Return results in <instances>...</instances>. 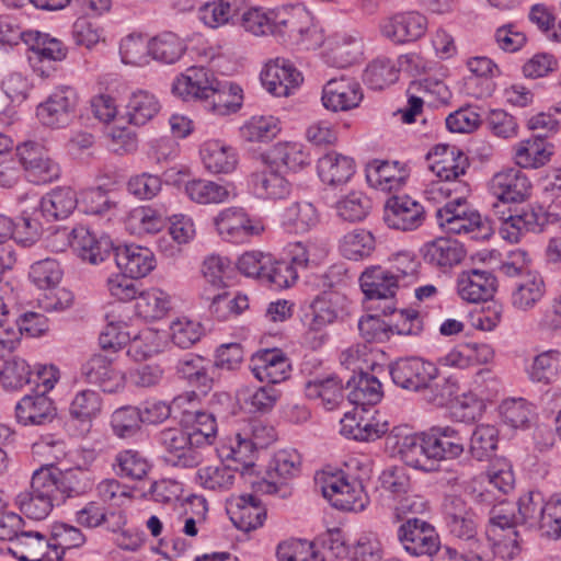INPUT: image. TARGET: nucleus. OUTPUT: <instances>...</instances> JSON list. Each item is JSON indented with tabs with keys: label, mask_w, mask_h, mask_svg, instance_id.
I'll return each instance as SVG.
<instances>
[{
	"label": "nucleus",
	"mask_w": 561,
	"mask_h": 561,
	"mask_svg": "<svg viewBox=\"0 0 561 561\" xmlns=\"http://www.w3.org/2000/svg\"><path fill=\"white\" fill-rule=\"evenodd\" d=\"M273 35L290 45L318 46L322 35L313 24L311 14L304 8H283L274 13Z\"/></svg>",
	"instance_id": "20e7f679"
},
{
	"label": "nucleus",
	"mask_w": 561,
	"mask_h": 561,
	"mask_svg": "<svg viewBox=\"0 0 561 561\" xmlns=\"http://www.w3.org/2000/svg\"><path fill=\"white\" fill-rule=\"evenodd\" d=\"M397 538L412 557L426 556L432 560L444 548L434 526L416 517L408 518L398 527Z\"/></svg>",
	"instance_id": "39448f33"
},
{
	"label": "nucleus",
	"mask_w": 561,
	"mask_h": 561,
	"mask_svg": "<svg viewBox=\"0 0 561 561\" xmlns=\"http://www.w3.org/2000/svg\"><path fill=\"white\" fill-rule=\"evenodd\" d=\"M252 373L260 381L279 383L289 376L290 364L279 350H264L252 359Z\"/></svg>",
	"instance_id": "72a5a7b5"
},
{
	"label": "nucleus",
	"mask_w": 561,
	"mask_h": 561,
	"mask_svg": "<svg viewBox=\"0 0 561 561\" xmlns=\"http://www.w3.org/2000/svg\"><path fill=\"white\" fill-rule=\"evenodd\" d=\"M247 4V0H214L199 8L198 18L206 26L217 28L230 23Z\"/></svg>",
	"instance_id": "a18cd8bd"
},
{
	"label": "nucleus",
	"mask_w": 561,
	"mask_h": 561,
	"mask_svg": "<svg viewBox=\"0 0 561 561\" xmlns=\"http://www.w3.org/2000/svg\"><path fill=\"white\" fill-rule=\"evenodd\" d=\"M398 454L401 460L414 469L432 471L434 469L432 457L427 453L425 432L411 434L397 442Z\"/></svg>",
	"instance_id": "4c0bfd02"
},
{
	"label": "nucleus",
	"mask_w": 561,
	"mask_h": 561,
	"mask_svg": "<svg viewBox=\"0 0 561 561\" xmlns=\"http://www.w3.org/2000/svg\"><path fill=\"white\" fill-rule=\"evenodd\" d=\"M481 490L477 492L476 488L471 493L473 499L485 505H492L499 500L495 492L501 494L508 493L514 485V474L510 469H490L483 477H481Z\"/></svg>",
	"instance_id": "58836bf2"
},
{
	"label": "nucleus",
	"mask_w": 561,
	"mask_h": 561,
	"mask_svg": "<svg viewBox=\"0 0 561 561\" xmlns=\"http://www.w3.org/2000/svg\"><path fill=\"white\" fill-rule=\"evenodd\" d=\"M383 220L391 229L412 231L423 225L425 209L408 195L392 196L386 202Z\"/></svg>",
	"instance_id": "f3484780"
},
{
	"label": "nucleus",
	"mask_w": 561,
	"mask_h": 561,
	"mask_svg": "<svg viewBox=\"0 0 561 561\" xmlns=\"http://www.w3.org/2000/svg\"><path fill=\"white\" fill-rule=\"evenodd\" d=\"M502 510L493 511L491 517V538L493 554L503 560H513L522 551V539L516 525Z\"/></svg>",
	"instance_id": "6ab92c4d"
},
{
	"label": "nucleus",
	"mask_w": 561,
	"mask_h": 561,
	"mask_svg": "<svg viewBox=\"0 0 561 561\" xmlns=\"http://www.w3.org/2000/svg\"><path fill=\"white\" fill-rule=\"evenodd\" d=\"M496 288V277L485 270L462 271L456 279L458 296L470 304L488 301L494 296Z\"/></svg>",
	"instance_id": "412c9836"
},
{
	"label": "nucleus",
	"mask_w": 561,
	"mask_h": 561,
	"mask_svg": "<svg viewBox=\"0 0 561 561\" xmlns=\"http://www.w3.org/2000/svg\"><path fill=\"white\" fill-rule=\"evenodd\" d=\"M214 87H217V78L214 72L205 67H190L178 76L172 83V92L184 101L204 100Z\"/></svg>",
	"instance_id": "5701e85b"
},
{
	"label": "nucleus",
	"mask_w": 561,
	"mask_h": 561,
	"mask_svg": "<svg viewBox=\"0 0 561 561\" xmlns=\"http://www.w3.org/2000/svg\"><path fill=\"white\" fill-rule=\"evenodd\" d=\"M18 156L30 180L46 184L59 179L61 169L45 147L35 141H25L16 148Z\"/></svg>",
	"instance_id": "ddd939ff"
},
{
	"label": "nucleus",
	"mask_w": 561,
	"mask_h": 561,
	"mask_svg": "<svg viewBox=\"0 0 561 561\" xmlns=\"http://www.w3.org/2000/svg\"><path fill=\"white\" fill-rule=\"evenodd\" d=\"M250 185L253 194L261 199H284L291 193V183L268 162L262 170L251 174Z\"/></svg>",
	"instance_id": "c85d7f7f"
},
{
	"label": "nucleus",
	"mask_w": 561,
	"mask_h": 561,
	"mask_svg": "<svg viewBox=\"0 0 561 561\" xmlns=\"http://www.w3.org/2000/svg\"><path fill=\"white\" fill-rule=\"evenodd\" d=\"M163 336L152 329H144L137 335L129 337L127 354L135 360H145L162 351Z\"/></svg>",
	"instance_id": "774afa93"
},
{
	"label": "nucleus",
	"mask_w": 561,
	"mask_h": 561,
	"mask_svg": "<svg viewBox=\"0 0 561 561\" xmlns=\"http://www.w3.org/2000/svg\"><path fill=\"white\" fill-rule=\"evenodd\" d=\"M346 388L350 402L357 407L375 405L382 398L380 381L367 371L354 375L347 381Z\"/></svg>",
	"instance_id": "09e8293b"
},
{
	"label": "nucleus",
	"mask_w": 561,
	"mask_h": 561,
	"mask_svg": "<svg viewBox=\"0 0 561 561\" xmlns=\"http://www.w3.org/2000/svg\"><path fill=\"white\" fill-rule=\"evenodd\" d=\"M77 93L70 87H59L36 107L38 122L48 128L67 127L75 116Z\"/></svg>",
	"instance_id": "9b49d317"
},
{
	"label": "nucleus",
	"mask_w": 561,
	"mask_h": 561,
	"mask_svg": "<svg viewBox=\"0 0 561 561\" xmlns=\"http://www.w3.org/2000/svg\"><path fill=\"white\" fill-rule=\"evenodd\" d=\"M425 435L434 467L437 461L456 459L463 454L466 438L454 426H433Z\"/></svg>",
	"instance_id": "b1692460"
},
{
	"label": "nucleus",
	"mask_w": 561,
	"mask_h": 561,
	"mask_svg": "<svg viewBox=\"0 0 561 561\" xmlns=\"http://www.w3.org/2000/svg\"><path fill=\"white\" fill-rule=\"evenodd\" d=\"M346 304L345 295L328 290L301 307V323L306 329V336H316L312 342L314 347L323 343L324 336H328L325 329L339 320Z\"/></svg>",
	"instance_id": "f03ea898"
},
{
	"label": "nucleus",
	"mask_w": 561,
	"mask_h": 561,
	"mask_svg": "<svg viewBox=\"0 0 561 561\" xmlns=\"http://www.w3.org/2000/svg\"><path fill=\"white\" fill-rule=\"evenodd\" d=\"M531 183L518 168H506L493 175L490 192L502 203H520L530 194Z\"/></svg>",
	"instance_id": "4be33fe9"
},
{
	"label": "nucleus",
	"mask_w": 561,
	"mask_h": 561,
	"mask_svg": "<svg viewBox=\"0 0 561 561\" xmlns=\"http://www.w3.org/2000/svg\"><path fill=\"white\" fill-rule=\"evenodd\" d=\"M158 442L164 450L165 461L181 468H194L201 465L203 456L198 446L183 425L160 431Z\"/></svg>",
	"instance_id": "423d86ee"
},
{
	"label": "nucleus",
	"mask_w": 561,
	"mask_h": 561,
	"mask_svg": "<svg viewBox=\"0 0 561 561\" xmlns=\"http://www.w3.org/2000/svg\"><path fill=\"white\" fill-rule=\"evenodd\" d=\"M302 80V75L285 58L270 60L261 72L263 87L278 98L290 95Z\"/></svg>",
	"instance_id": "a211bd4d"
},
{
	"label": "nucleus",
	"mask_w": 561,
	"mask_h": 561,
	"mask_svg": "<svg viewBox=\"0 0 561 561\" xmlns=\"http://www.w3.org/2000/svg\"><path fill=\"white\" fill-rule=\"evenodd\" d=\"M449 533L468 545L470 561H491L489 554L480 552L481 543L477 538V520L473 512L446 524Z\"/></svg>",
	"instance_id": "5fc2aeb1"
},
{
	"label": "nucleus",
	"mask_w": 561,
	"mask_h": 561,
	"mask_svg": "<svg viewBox=\"0 0 561 561\" xmlns=\"http://www.w3.org/2000/svg\"><path fill=\"white\" fill-rule=\"evenodd\" d=\"M356 164L353 158L336 151L322 156L317 163L320 180L330 186L346 184L355 174Z\"/></svg>",
	"instance_id": "f704fd0d"
},
{
	"label": "nucleus",
	"mask_w": 561,
	"mask_h": 561,
	"mask_svg": "<svg viewBox=\"0 0 561 561\" xmlns=\"http://www.w3.org/2000/svg\"><path fill=\"white\" fill-rule=\"evenodd\" d=\"M237 473L231 466L218 462L198 468L195 482L204 490L222 493L234 485Z\"/></svg>",
	"instance_id": "37998d69"
},
{
	"label": "nucleus",
	"mask_w": 561,
	"mask_h": 561,
	"mask_svg": "<svg viewBox=\"0 0 561 561\" xmlns=\"http://www.w3.org/2000/svg\"><path fill=\"white\" fill-rule=\"evenodd\" d=\"M364 409L347 412L341 420L340 433L354 440L368 442L379 438L387 432V424H379L364 417Z\"/></svg>",
	"instance_id": "e433bc0d"
},
{
	"label": "nucleus",
	"mask_w": 561,
	"mask_h": 561,
	"mask_svg": "<svg viewBox=\"0 0 561 561\" xmlns=\"http://www.w3.org/2000/svg\"><path fill=\"white\" fill-rule=\"evenodd\" d=\"M408 178V169L398 161L375 160L366 168L368 184L382 192L399 191L405 184Z\"/></svg>",
	"instance_id": "2f4dec72"
},
{
	"label": "nucleus",
	"mask_w": 561,
	"mask_h": 561,
	"mask_svg": "<svg viewBox=\"0 0 561 561\" xmlns=\"http://www.w3.org/2000/svg\"><path fill=\"white\" fill-rule=\"evenodd\" d=\"M182 423L198 448L214 443L217 435V422L213 413L185 411Z\"/></svg>",
	"instance_id": "603ef678"
},
{
	"label": "nucleus",
	"mask_w": 561,
	"mask_h": 561,
	"mask_svg": "<svg viewBox=\"0 0 561 561\" xmlns=\"http://www.w3.org/2000/svg\"><path fill=\"white\" fill-rule=\"evenodd\" d=\"M112 469L122 479L138 481L147 477L151 465L139 450L123 449L115 455Z\"/></svg>",
	"instance_id": "3c124183"
},
{
	"label": "nucleus",
	"mask_w": 561,
	"mask_h": 561,
	"mask_svg": "<svg viewBox=\"0 0 561 561\" xmlns=\"http://www.w3.org/2000/svg\"><path fill=\"white\" fill-rule=\"evenodd\" d=\"M179 376L203 394H207L214 386L215 365L208 358L196 354H187L176 363Z\"/></svg>",
	"instance_id": "c756f323"
},
{
	"label": "nucleus",
	"mask_w": 561,
	"mask_h": 561,
	"mask_svg": "<svg viewBox=\"0 0 561 561\" xmlns=\"http://www.w3.org/2000/svg\"><path fill=\"white\" fill-rule=\"evenodd\" d=\"M201 158L211 173H229L237 165L236 150L219 140L206 141L201 148Z\"/></svg>",
	"instance_id": "49530a36"
},
{
	"label": "nucleus",
	"mask_w": 561,
	"mask_h": 561,
	"mask_svg": "<svg viewBox=\"0 0 561 561\" xmlns=\"http://www.w3.org/2000/svg\"><path fill=\"white\" fill-rule=\"evenodd\" d=\"M389 373L396 386L419 393L427 382L438 377L439 369L430 360L411 356L391 363Z\"/></svg>",
	"instance_id": "9d476101"
},
{
	"label": "nucleus",
	"mask_w": 561,
	"mask_h": 561,
	"mask_svg": "<svg viewBox=\"0 0 561 561\" xmlns=\"http://www.w3.org/2000/svg\"><path fill=\"white\" fill-rule=\"evenodd\" d=\"M376 248L374 234L362 228L354 229L341 240L340 249L342 254L348 260H363L371 255Z\"/></svg>",
	"instance_id": "69168bd1"
},
{
	"label": "nucleus",
	"mask_w": 561,
	"mask_h": 561,
	"mask_svg": "<svg viewBox=\"0 0 561 561\" xmlns=\"http://www.w3.org/2000/svg\"><path fill=\"white\" fill-rule=\"evenodd\" d=\"M546 291L545 282L540 274L527 272L515 284L512 291V305L519 310L533 309L541 300Z\"/></svg>",
	"instance_id": "de8ad7c7"
},
{
	"label": "nucleus",
	"mask_w": 561,
	"mask_h": 561,
	"mask_svg": "<svg viewBox=\"0 0 561 561\" xmlns=\"http://www.w3.org/2000/svg\"><path fill=\"white\" fill-rule=\"evenodd\" d=\"M170 309V295L159 288L140 290L136 298L137 313L146 320L161 319Z\"/></svg>",
	"instance_id": "680f3d73"
},
{
	"label": "nucleus",
	"mask_w": 561,
	"mask_h": 561,
	"mask_svg": "<svg viewBox=\"0 0 561 561\" xmlns=\"http://www.w3.org/2000/svg\"><path fill=\"white\" fill-rule=\"evenodd\" d=\"M423 254L425 261L432 265L451 267L462 261L466 251L457 240L437 238L424 245Z\"/></svg>",
	"instance_id": "a19ab883"
},
{
	"label": "nucleus",
	"mask_w": 561,
	"mask_h": 561,
	"mask_svg": "<svg viewBox=\"0 0 561 561\" xmlns=\"http://www.w3.org/2000/svg\"><path fill=\"white\" fill-rule=\"evenodd\" d=\"M77 193L68 186L51 190L41 198L39 207L45 217L53 220L67 218L78 206Z\"/></svg>",
	"instance_id": "79ce46f5"
},
{
	"label": "nucleus",
	"mask_w": 561,
	"mask_h": 561,
	"mask_svg": "<svg viewBox=\"0 0 561 561\" xmlns=\"http://www.w3.org/2000/svg\"><path fill=\"white\" fill-rule=\"evenodd\" d=\"M266 162L275 168L283 165L288 170L298 171L310 163V156L299 142H277L270 150Z\"/></svg>",
	"instance_id": "864d4df0"
},
{
	"label": "nucleus",
	"mask_w": 561,
	"mask_h": 561,
	"mask_svg": "<svg viewBox=\"0 0 561 561\" xmlns=\"http://www.w3.org/2000/svg\"><path fill=\"white\" fill-rule=\"evenodd\" d=\"M386 270L400 287H408L417 282L421 273V262L411 252H398L392 255L390 265Z\"/></svg>",
	"instance_id": "e2e57ef3"
},
{
	"label": "nucleus",
	"mask_w": 561,
	"mask_h": 561,
	"mask_svg": "<svg viewBox=\"0 0 561 561\" xmlns=\"http://www.w3.org/2000/svg\"><path fill=\"white\" fill-rule=\"evenodd\" d=\"M319 222L317 208L309 202H296L285 208L282 225L289 232L304 233Z\"/></svg>",
	"instance_id": "6e6d98bb"
},
{
	"label": "nucleus",
	"mask_w": 561,
	"mask_h": 561,
	"mask_svg": "<svg viewBox=\"0 0 561 561\" xmlns=\"http://www.w3.org/2000/svg\"><path fill=\"white\" fill-rule=\"evenodd\" d=\"M305 393L310 400H319L327 411L335 410L344 398L343 386L334 376L309 380L305 385Z\"/></svg>",
	"instance_id": "8fccbe9b"
},
{
	"label": "nucleus",
	"mask_w": 561,
	"mask_h": 561,
	"mask_svg": "<svg viewBox=\"0 0 561 561\" xmlns=\"http://www.w3.org/2000/svg\"><path fill=\"white\" fill-rule=\"evenodd\" d=\"M460 391L458 380L453 377H444L431 380L419 392L422 399L435 408H444L451 403L456 394Z\"/></svg>",
	"instance_id": "0e129e2a"
},
{
	"label": "nucleus",
	"mask_w": 561,
	"mask_h": 561,
	"mask_svg": "<svg viewBox=\"0 0 561 561\" xmlns=\"http://www.w3.org/2000/svg\"><path fill=\"white\" fill-rule=\"evenodd\" d=\"M81 373L88 382L98 385L104 392L114 393L125 386L124 374L113 366V359L94 354L81 368Z\"/></svg>",
	"instance_id": "bb28decb"
},
{
	"label": "nucleus",
	"mask_w": 561,
	"mask_h": 561,
	"mask_svg": "<svg viewBox=\"0 0 561 561\" xmlns=\"http://www.w3.org/2000/svg\"><path fill=\"white\" fill-rule=\"evenodd\" d=\"M242 89L237 84L221 83L205 99V108L217 116H227L236 113L242 105Z\"/></svg>",
	"instance_id": "ea45409f"
},
{
	"label": "nucleus",
	"mask_w": 561,
	"mask_h": 561,
	"mask_svg": "<svg viewBox=\"0 0 561 561\" xmlns=\"http://www.w3.org/2000/svg\"><path fill=\"white\" fill-rule=\"evenodd\" d=\"M43 471L57 497V505L67 499L81 496L93 489L94 477L91 471L81 467L59 470L54 467L43 466Z\"/></svg>",
	"instance_id": "4468645a"
},
{
	"label": "nucleus",
	"mask_w": 561,
	"mask_h": 561,
	"mask_svg": "<svg viewBox=\"0 0 561 561\" xmlns=\"http://www.w3.org/2000/svg\"><path fill=\"white\" fill-rule=\"evenodd\" d=\"M468 196L459 202H447L436 209L438 226L448 233L467 234L472 240H486L492 234L489 221L473 209L467 201Z\"/></svg>",
	"instance_id": "7ed1b4c3"
},
{
	"label": "nucleus",
	"mask_w": 561,
	"mask_h": 561,
	"mask_svg": "<svg viewBox=\"0 0 561 561\" xmlns=\"http://www.w3.org/2000/svg\"><path fill=\"white\" fill-rule=\"evenodd\" d=\"M300 466V456L295 450H279L270 462L267 476L270 480L256 482V490L264 494L277 495L286 499L291 495V488L286 482L294 478ZM255 484V482H253Z\"/></svg>",
	"instance_id": "1a4fd4ad"
},
{
	"label": "nucleus",
	"mask_w": 561,
	"mask_h": 561,
	"mask_svg": "<svg viewBox=\"0 0 561 561\" xmlns=\"http://www.w3.org/2000/svg\"><path fill=\"white\" fill-rule=\"evenodd\" d=\"M11 553L20 561H58L55 550H51L49 538L38 531H22L13 540Z\"/></svg>",
	"instance_id": "473e14b6"
},
{
	"label": "nucleus",
	"mask_w": 561,
	"mask_h": 561,
	"mask_svg": "<svg viewBox=\"0 0 561 561\" xmlns=\"http://www.w3.org/2000/svg\"><path fill=\"white\" fill-rule=\"evenodd\" d=\"M430 168L439 180L460 181L469 167L468 158L455 146L437 145L427 156Z\"/></svg>",
	"instance_id": "cd10ccee"
},
{
	"label": "nucleus",
	"mask_w": 561,
	"mask_h": 561,
	"mask_svg": "<svg viewBox=\"0 0 561 561\" xmlns=\"http://www.w3.org/2000/svg\"><path fill=\"white\" fill-rule=\"evenodd\" d=\"M427 30V19L416 11L399 12L383 19L380 33L396 45L415 42Z\"/></svg>",
	"instance_id": "dca6fc26"
},
{
	"label": "nucleus",
	"mask_w": 561,
	"mask_h": 561,
	"mask_svg": "<svg viewBox=\"0 0 561 561\" xmlns=\"http://www.w3.org/2000/svg\"><path fill=\"white\" fill-rule=\"evenodd\" d=\"M360 288L369 300L383 299L386 300L382 312L385 314H392L396 312L393 307L392 298L396 295V290L400 286L390 277L386 267L382 266H370L366 268L359 278Z\"/></svg>",
	"instance_id": "a878e982"
},
{
	"label": "nucleus",
	"mask_w": 561,
	"mask_h": 561,
	"mask_svg": "<svg viewBox=\"0 0 561 561\" xmlns=\"http://www.w3.org/2000/svg\"><path fill=\"white\" fill-rule=\"evenodd\" d=\"M494 213L499 215L500 234L511 242L517 243L526 232L541 231L547 224V215L541 207L527 206L520 211L505 216L504 211L497 210L499 205H494Z\"/></svg>",
	"instance_id": "2eb2a0df"
},
{
	"label": "nucleus",
	"mask_w": 561,
	"mask_h": 561,
	"mask_svg": "<svg viewBox=\"0 0 561 561\" xmlns=\"http://www.w3.org/2000/svg\"><path fill=\"white\" fill-rule=\"evenodd\" d=\"M149 53L159 62L172 65L186 50L185 42L173 32H162L149 41Z\"/></svg>",
	"instance_id": "13d9d810"
},
{
	"label": "nucleus",
	"mask_w": 561,
	"mask_h": 561,
	"mask_svg": "<svg viewBox=\"0 0 561 561\" xmlns=\"http://www.w3.org/2000/svg\"><path fill=\"white\" fill-rule=\"evenodd\" d=\"M314 483L322 495L342 511L360 512L368 504L362 482L342 470H322L314 476Z\"/></svg>",
	"instance_id": "f257e3e1"
},
{
	"label": "nucleus",
	"mask_w": 561,
	"mask_h": 561,
	"mask_svg": "<svg viewBox=\"0 0 561 561\" xmlns=\"http://www.w3.org/2000/svg\"><path fill=\"white\" fill-rule=\"evenodd\" d=\"M55 415L54 402L44 393L26 394L15 405V417L23 425H42Z\"/></svg>",
	"instance_id": "c9c22d12"
},
{
	"label": "nucleus",
	"mask_w": 561,
	"mask_h": 561,
	"mask_svg": "<svg viewBox=\"0 0 561 561\" xmlns=\"http://www.w3.org/2000/svg\"><path fill=\"white\" fill-rule=\"evenodd\" d=\"M160 108V102L152 93L146 90H137L129 96L126 115L130 124L142 126L151 121Z\"/></svg>",
	"instance_id": "052dcab7"
},
{
	"label": "nucleus",
	"mask_w": 561,
	"mask_h": 561,
	"mask_svg": "<svg viewBox=\"0 0 561 561\" xmlns=\"http://www.w3.org/2000/svg\"><path fill=\"white\" fill-rule=\"evenodd\" d=\"M279 131V119L272 115L252 116L240 128L241 137L249 142L271 141Z\"/></svg>",
	"instance_id": "338daca9"
},
{
	"label": "nucleus",
	"mask_w": 561,
	"mask_h": 561,
	"mask_svg": "<svg viewBox=\"0 0 561 561\" xmlns=\"http://www.w3.org/2000/svg\"><path fill=\"white\" fill-rule=\"evenodd\" d=\"M24 41L30 45L28 60L33 67L36 62L44 60L60 61L67 56L64 44L57 38L49 37L48 34L28 32L24 34Z\"/></svg>",
	"instance_id": "c03bdc74"
},
{
	"label": "nucleus",
	"mask_w": 561,
	"mask_h": 561,
	"mask_svg": "<svg viewBox=\"0 0 561 561\" xmlns=\"http://www.w3.org/2000/svg\"><path fill=\"white\" fill-rule=\"evenodd\" d=\"M42 467L34 471L30 489L20 492L15 497L19 510L28 518L42 520L57 505V497Z\"/></svg>",
	"instance_id": "0eeeda50"
},
{
	"label": "nucleus",
	"mask_w": 561,
	"mask_h": 561,
	"mask_svg": "<svg viewBox=\"0 0 561 561\" xmlns=\"http://www.w3.org/2000/svg\"><path fill=\"white\" fill-rule=\"evenodd\" d=\"M185 195L196 204H221L229 199L230 191L227 185L205 179H192L185 182Z\"/></svg>",
	"instance_id": "4d7b16f0"
},
{
	"label": "nucleus",
	"mask_w": 561,
	"mask_h": 561,
	"mask_svg": "<svg viewBox=\"0 0 561 561\" xmlns=\"http://www.w3.org/2000/svg\"><path fill=\"white\" fill-rule=\"evenodd\" d=\"M552 154L540 137L519 141L514 149V160L519 168L537 169L545 165Z\"/></svg>",
	"instance_id": "bf43d9fd"
},
{
	"label": "nucleus",
	"mask_w": 561,
	"mask_h": 561,
	"mask_svg": "<svg viewBox=\"0 0 561 561\" xmlns=\"http://www.w3.org/2000/svg\"><path fill=\"white\" fill-rule=\"evenodd\" d=\"M363 96L360 84L355 79L340 77L324 84L321 100L327 110L344 112L357 107Z\"/></svg>",
	"instance_id": "aec40b11"
},
{
	"label": "nucleus",
	"mask_w": 561,
	"mask_h": 561,
	"mask_svg": "<svg viewBox=\"0 0 561 561\" xmlns=\"http://www.w3.org/2000/svg\"><path fill=\"white\" fill-rule=\"evenodd\" d=\"M53 240H60L62 243L61 247L53 244V251L62 252L70 245L83 261L91 264H99L110 255L111 242L105 238L99 239L83 226L73 228L71 232L67 229L59 230Z\"/></svg>",
	"instance_id": "6e6552de"
},
{
	"label": "nucleus",
	"mask_w": 561,
	"mask_h": 561,
	"mask_svg": "<svg viewBox=\"0 0 561 561\" xmlns=\"http://www.w3.org/2000/svg\"><path fill=\"white\" fill-rule=\"evenodd\" d=\"M214 225L219 236L232 243L248 242L264 230L261 221L250 218L240 207H228L220 210L214 218Z\"/></svg>",
	"instance_id": "f8f14e48"
},
{
	"label": "nucleus",
	"mask_w": 561,
	"mask_h": 561,
	"mask_svg": "<svg viewBox=\"0 0 561 561\" xmlns=\"http://www.w3.org/2000/svg\"><path fill=\"white\" fill-rule=\"evenodd\" d=\"M117 267L131 278L147 276L156 266L153 252L138 244H123L115 249Z\"/></svg>",
	"instance_id": "7c9ffc66"
},
{
	"label": "nucleus",
	"mask_w": 561,
	"mask_h": 561,
	"mask_svg": "<svg viewBox=\"0 0 561 561\" xmlns=\"http://www.w3.org/2000/svg\"><path fill=\"white\" fill-rule=\"evenodd\" d=\"M227 513L233 525L242 531H251L263 526L266 508L252 494L231 496L227 502Z\"/></svg>",
	"instance_id": "393cba45"
}]
</instances>
